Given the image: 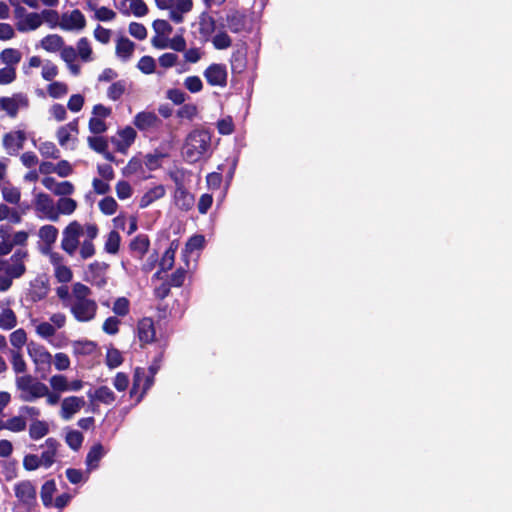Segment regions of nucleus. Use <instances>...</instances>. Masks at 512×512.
<instances>
[{
  "label": "nucleus",
  "instance_id": "44",
  "mask_svg": "<svg viewBox=\"0 0 512 512\" xmlns=\"http://www.w3.org/2000/svg\"><path fill=\"white\" fill-rule=\"evenodd\" d=\"M126 91V81L118 80L113 82L107 90V97L112 101L121 99L122 94Z\"/></svg>",
  "mask_w": 512,
  "mask_h": 512
},
{
  "label": "nucleus",
  "instance_id": "26",
  "mask_svg": "<svg viewBox=\"0 0 512 512\" xmlns=\"http://www.w3.org/2000/svg\"><path fill=\"white\" fill-rule=\"evenodd\" d=\"M134 50L135 43L133 41L127 37H123V35L118 38L115 48L117 57L123 61H128L131 59Z\"/></svg>",
  "mask_w": 512,
  "mask_h": 512
},
{
  "label": "nucleus",
  "instance_id": "49",
  "mask_svg": "<svg viewBox=\"0 0 512 512\" xmlns=\"http://www.w3.org/2000/svg\"><path fill=\"white\" fill-rule=\"evenodd\" d=\"M77 52L81 60L88 62L92 60L93 50L87 38H81L77 42Z\"/></svg>",
  "mask_w": 512,
  "mask_h": 512
},
{
  "label": "nucleus",
  "instance_id": "37",
  "mask_svg": "<svg viewBox=\"0 0 512 512\" xmlns=\"http://www.w3.org/2000/svg\"><path fill=\"white\" fill-rule=\"evenodd\" d=\"M73 349L76 355H92L95 353L96 344L92 340H76L73 344Z\"/></svg>",
  "mask_w": 512,
  "mask_h": 512
},
{
  "label": "nucleus",
  "instance_id": "39",
  "mask_svg": "<svg viewBox=\"0 0 512 512\" xmlns=\"http://www.w3.org/2000/svg\"><path fill=\"white\" fill-rule=\"evenodd\" d=\"M3 199L12 205H18L21 199V191L14 186H1Z\"/></svg>",
  "mask_w": 512,
  "mask_h": 512
},
{
  "label": "nucleus",
  "instance_id": "8",
  "mask_svg": "<svg viewBox=\"0 0 512 512\" xmlns=\"http://www.w3.org/2000/svg\"><path fill=\"white\" fill-rule=\"evenodd\" d=\"M27 349L37 370L49 371L51 369L52 356L44 346L31 342L28 344Z\"/></svg>",
  "mask_w": 512,
  "mask_h": 512
},
{
  "label": "nucleus",
  "instance_id": "48",
  "mask_svg": "<svg viewBox=\"0 0 512 512\" xmlns=\"http://www.w3.org/2000/svg\"><path fill=\"white\" fill-rule=\"evenodd\" d=\"M84 440V435L79 430H69L66 435V443L73 451H78L81 448Z\"/></svg>",
  "mask_w": 512,
  "mask_h": 512
},
{
  "label": "nucleus",
  "instance_id": "5",
  "mask_svg": "<svg viewBox=\"0 0 512 512\" xmlns=\"http://www.w3.org/2000/svg\"><path fill=\"white\" fill-rule=\"evenodd\" d=\"M69 309L77 321L87 323L96 316L98 306L95 300L72 301Z\"/></svg>",
  "mask_w": 512,
  "mask_h": 512
},
{
  "label": "nucleus",
  "instance_id": "40",
  "mask_svg": "<svg viewBox=\"0 0 512 512\" xmlns=\"http://www.w3.org/2000/svg\"><path fill=\"white\" fill-rule=\"evenodd\" d=\"M91 293L92 291L87 285L75 282L72 286V301L92 300L89 298Z\"/></svg>",
  "mask_w": 512,
  "mask_h": 512
},
{
  "label": "nucleus",
  "instance_id": "7",
  "mask_svg": "<svg viewBox=\"0 0 512 512\" xmlns=\"http://www.w3.org/2000/svg\"><path fill=\"white\" fill-rule=\"evenodd\" d=\"M204 77L211 87H226L228 83L227 67L223 63H211L204 70Z\"/></svg>",
  "mask_w": 512,
  "mask_h": 512
},
{
  "label": "nucleus",
  "instance_id": "56",
  "mask_svg": "<svg viewBox=\"0 0 512 512\" xmlns=\"http://www.w3.org/2000/svg\"><path fill=\"white\" fill-rule=\"evenodd\" d=\"M48 93L53 99H59L68 93V86L66 83L55 81L51 82L48 86Z\"/></svg>",
  "mask_w": 512,
  "mask_h": 512
},
{
  "label": "nucleus",
  "instance_id": "34",
  "mask_svg": "<svg viewBox=\"0 0 512 512\" xmlns=\"http://www.w3.org/2000/svg\"><path fill=\"white\" fill-rule=\"evenodd\" d=\"M22 59V54L19 50L7 48L1 51L0 60L6 64L7 67H14Z\"/></svg>",
  "mask_w": 512,
  "mask_h": 512
},
{
  "label": "nucleus",
  "instance_id": "10",
  "mask_svg": "<svg viewBox=\"0 0 512 512\" xmlns=\"http://www.w3.org/2000/svg\"><path fill=\"white\" fill-rule=\"evenodd\" d=\"M87 25L85 15L78 9L71 11L70 14L63 13L59 28L65 31L83 30Z\"/></svg>",
  "mask_w": 512,
  "mask_h": 512
},
{
  "label": "nucleus",
  "instance_id": "22",
  "mask_svg": "<svg viewBox=\"0 0 512 512\" xmlns=\"http://www.w3.org/2000/svg\"><path fill=\"white\" fill-rule=\"evenodd\" d=\"M194 196L186 187L174 190V204L182 211H189L194 206Z\"/></svg>",
  "mask_w": 512,
  "mask_h": 512
},
{
  "label": "nucleus",
  "instance_id": "57",
  "mask_svg": "<svg viewBox=\"0 0 512 512\" xmlns=\"http://www.w3.org/2000/svg\"><path fill=\"white\" fill-rule=\"evenodd\" d=\"M137 68L139 71L145 74L154 73L156 70V61L153 57L144 56L139 59Z\"/></svg>",
  "mask_w": 512,
  "mask_h": 512
},
{
  "label": "nucleus",
  "instance_id": "47",
  "mask_svg": "<svg viewBox=\"0 0 512 512\" xmlns=\"http://www.w3.org/2000/svg\"><path fill=\"white\" fill-rule=\"evenodd\" d=\"M112 311L116 316H127L130 313V300L126 297L117 298L113 303Z\"/></svg>",
  "mask_w": 512,
  "mask_h": 512
},
{
  "label": "nucleus",
  "instance_id": "1",
  "mask_svg": "<svg viewBox=\"0 0 512 512\" xmlns=\"http://www.w3.org/2000/svg\"><path fill=\"white\" fill-rule=\"evenodd\" d=\"M164 358V352L161 350L157 356L154 357L152 363L147 370L144 367H136L132 377V386L130 388V397L138 395L136 403L142 400L145 394L151 389L155 383V377L158 370L161 368Z\"/></svg>",
  "mask_w": 512,
  "mask_h": 512
},
{
  "label": "nucleus",
  "instance_id": "14",
  "mask_svg": "<svg viewBox=\"0 0 512 512\" xmlns=\"http://www.w3.org/2000/svg\"><path fill=\"white\" fill-rule=\"evenodd\" d=\"M225 21L229 31L241 33L246 29L247 16L243 10L232 9L227 12Z\"/></svg>",
  "mask_w": 512,
  "mask_h": 512
},
{
  "label": "nucleus",
  "instance_id": "59",
  "mask_svg": "<svg viewBox=\"0 0 512 512\" xmlns=\"http://www.w3.org/2000/svg\"><path fill=\"white\" fill-rule=\"evenodd\" d=\"M169 178L174 181L175 190L185 187V170L183 168H175L167 172Z\"/></svg>",
  "mask_w": 512,
  "mask_h": 512
},
{
  "label": "nucleus",
  "instance_id": "21",
  "mask_svg": "<svg viewBox=\"0 0 512 512\" xmlns=\"http://www.w3.org/2000/svg\"><path fill=\"white\" fill-rule=\"evenodd\" d=\"M59 445L60 444L56 438L49 437L46 439V449L45 451L42 452V455L40 456L43 467L49 468L55 463Z\"/></svg>",
  "mask_w": 512,
  "mask_h": 512
},
{
  "label": "nucleus",
  "instance_id": "11",
  "mask_svg": "<svg viewBox=\"0 0 512 512\" xmlns=\"http://www.w3.org/2000/svg\"><path fill=\"white\" fill-rule=\"evenodd\" d=\"M28 99L23 93H14L12 97L0 98V111H6L9 117L15 118L19 107H27Z\"/></svg>",
  "mask_w": 512,
  "mask_h": 512
},
{
  "label": "nucleus",
  "instance_id": "33",
  "mask_svg": "<svg viewBox=\"0 0 512 512\" xmlns=\"http://www.w3.org/2000/svg\"><path fill=\"white\" fill-rule=\"evenodd\" d=\"M59 235V229L52 225L42 226L39 230V237L45 245L51 247L56 242Z\"/></svg>",
  "mask_w": 512,
  "mask_h": 512
},
{
  "label": "nucleus",
  "instance_id": "41",
  "mask_svg": "<svg viewBox=\"0 0 512 512\" xmlns=\"http://www.w3.org/2000/svg\"><path fill=\"white\" fill-rule=\"evenodd\" d=\"M10 354L11 364L15 374H24L27 369V365L25 359L23 358L21 350H10Z\"/></svg>",
  "mask_w": 512,
  "mask_h": 512
},
{
  "label": "nucleus",
  "instance_id": "58",
  "mask_svg": "<svg viewBox=\"0 0 512 512\" xmlns=\"http://www.w3.org/2000/svg\"><path fill=\"white\" fill-rule=\"evenodd\" d=\"M87 142L89 147L93 149L95 152L103 153L106 149H108V142L104 137L96 134L94 137H88Z\"/></svg>",
  "mask_w": 512,
  "mask_h": 512
},
{
  "label": "nucleus",
  "instance_id": "4",
  "mask_svg": "<svg viewBox=\"0 0 512 512\" xmlns=\"http://www.w3.org/2000/svg\"><path fill=\"white\" fill-rule=\"evenodd\" d=\"M83 227L77 220L70 221L62 232L61 248L69 256L75 255L79 246V238L83 235Z\"/></svg>",
  "mask_w": 512,
  "mask_h": 512
},
{
  "label": "nucleus",
  "instance_id": "23",
  "mask_svg": "<svg viewBox=\"0 0 512 512\" xmlns=\"http://www.w3.org/2000/svg\"><path fill=\"white\" fill-rule=\"evenodd\" d=\"M215 30L216 21L214 17L206 12L201 13L199 19V33L201 38L205 41H209Z\"/></svg>",
  "mask_w": 512,
  "mask_h": 512
},
{
  "label": "nucleus",
  "instance_id": "20",
  "mask_svg": "<svg viewBox=\"0 0 512 512\" xmlns=\"http://www.w3.org/2000/svg\"><path fill=\"white\" fill-rule=\"evenodd\" d=\"M120 139H112L115 144L116 150L125 153L127 149L132 145L137 137V132L132 127L128 126L121 129L119 132Z\"/></svg>",
  "mask_w": 512,
  "mask_h": 512
},
{
  "label": "nucleus",
  "instance_id": "32",
  "mask_svg": "<svg viewBox=\"0 0 512 512\" xmlns=\"http://www.w3.org/2000/svg\"><path fill=\"white\" fill-rule=\"evenodd\" d=\"M42 49L49 52H56L63 48L64 40L59 34H48L42 41Z\"/></svg>",
  "mask_w": 512,
  "mask_h": 512
},
{
  "label": "nucleus",
  "instance_id": "64",
  "mask_svg": "<svg viewBox=\"0 0 512 512\" xmlns=\"http://www.w3.org/2000/svg\"><path fill=\"white\" fill-rule=\"evenodd\" d=\"M89 130L94 134H101L107 130L106 123L104 119L98 117H91L88 122Z\"/></svg>",
  "mask_w": 512,
  "mask_h": 512
},
{
  "label": "nucleus",
  "instance_id": "19",
  "mask_svg": "<svg viewBox=\"0 0 512 512\" xmlns=\"http://www.w3.org/2000/svg\"><path fill=\"white\" fill-rule=\"evenodd\" d=\"M87 397L92 404L94 401H97L98 403L105 405L113 404L116 399V395L108 386H99L98 388L94 389L93 392L92 390H88Z\"/></svg>",
  "mask_w": 512,
  "mask_h": 512
},
{
  "label": "nucleus",
  "instance_id": "63",
  "mask_svg": "<svg viewBox=\"0 0 512 512\" xmlns=\"http://www.w3.org/2000/svg\"><path fill=\"white\" fill-rule=\"evenodd\" d=\"M25 428H26V422H25L24 417H22V416H14V417L7 419V421H6V429L15 431L16 433H17V431L25 430Z\"/></svg>",
  "mask_w": 512,
  "mask_h": 512
},
{
  "label": "nucleus",
  "instance_id": "46",
  "mask_svg": "<svg viewBox=\"0 0 512 512\" xmlns=\"http://www.w3.org/2000/svg\"><path fill=\"white\" fill-rule=\"evenodd\" d=\"M212 44L217 50H225L231 47L232 39L226 31H219L212 38Z\"/></svg>",
  "mask_w": 512,
  "mask_h": 512
},
{
  "label": "nucleus",
  "instance_id": "24",
  "mask_svg": "<svg viewBox=\"0 0 512 512\" xmlns=\"http://www.w3.org/2000/svg\"><path fill=\"white\" fill-rule=\"evenodd\" d=\"M166 189L163 185H157L148 189L139 200V208L144 209L151 205L158 199L165 197Z\"/></svg>",
  "mask_w": 512,
  "mask_h": 512
},
{
  "label": "nucleus",
  "instance_id": "27",
  "mask_svg": "<svg viewBox=\"0 0 512 512\" xmlns=\"http://www.w3.org/2000/svg\"><path fill=\"white\" fill-rule=\"evenodd\" d=\"M43 24L41 14L32 12L25 15L24 20L17 23V30L20 32L33 31Z\"/></svg>",
  "mask_w": 512,
  "mask_h": 512
},
{
  "label": "nucleus",
  "instance_id": "9",
  "mask_svg": "<svg viewBox=\"0 0 512 512\" xmlns=\"http://www.w3.org/2000/svg\"><path fill=\"white\" fill-rule=\"evenodd\" d=\"M108 268L109 265L106 262H92L86 270V281L99 288L105 287L107 283L106 271Z\"/></svg>",
  "mask_w": 512,
  "mask_h": 512
},
{
  "label": "nucleus",
  "instance_id": "43",
  "mask_svg": "<svg viewBox=\"0 0 512 512\" xmlns=\"http://www.w3.org/2000/svg\"><path fill=\"white\" fill-rule=\"evenodd\" d=\"M168 154L163 152L148 153L145 155V164L148 170L153 171L161 167V160L167 158Z\"/></svg>",
  "mask_w": 512,
  "mask_h": 512
},
{
  "label": "nucleus",
  "instance_id": "3",
  "mask_svg": "<svg viewBox=\"0 0 512 512\" xmlns=\"http://www.w3.org/2000/svg\"><path fill=\"white\" fill-rule=\"evenodd\" d=\"M14 383L22 401H33L48 394V386L32 375L16 376Z\"/></svg>",
  "mask_w": 512,
  "mask_h": 512
},
{
  "label": "nucleus",
  "instance_id": "18",
  "mask_svg": "<svg viewBox=\"0 0 512 512\" xmlns=\"http://www.w3.org/2000/svg\"><path fill=\"white\" fill-rule=\"evenodd\" d=\"M85 405V399L78 396H68L62 400L61 417L70 419Z\"/></svg>",
  "mask_w": 512,
  "mask_h": 512
},
{
  "label": "nucleus",
  "instance_id": "38",
  "mask_svg": "<svg viewBox=\"0 0 512 512\" xmlns=\"http://www.w3.org/2000/svg\"><path fill=\"white\" fill-rule=\"evenodd\" d=\"M17 325L15 312L11 308H4L0 314V328L10 330Z\"/></svg>",
  "mask_w": 512,
  "mask_h": 512
},
{
  "label": "nucleus",
  "instance_id": "15",
  "mask_svg": "<svg viewBox=\"0 0 512 512\" xmlns=\"http://www.w3.org/2000/svg\"><path fill=\"white\" fill-rule=\"evenodd\" d=\"M137 335L140 343H153L156 338L154 320L150 317L140 319L137 325Z\"/></svg>",
  "mask_w": 512,
  "mask_h": 512
},
{
  "label": "nucleus",
  "instance_id": "6",
  "mask_svg": "<svg viewBox=\"0 0 512 512\" xmlns=\"http://www.w3.org/2000/svg\"><path fill=\"white\" fill-rule=\"evenodd\" d=\"M14 495L26 509H32L37 505L36 487L29 480L16 483L14 486Z\"/></svg>",
  "mask_w": 512,
  "mask_h": 512
},
{
  "label": "nucleus",
  "instance_id": "17",
  "mask_svg": "<svg viewBox=\"0 0 512 512\" xmlns=\"http://www.w3.org/2000/svg\"><path fill=\"white\" fill-rule=\"evenodd\" d=\"M133 123L138 130L147 131L157 128L161 120L153 111H141L136 114Z\"/></svg>",
  "mask_w": 512,
  "mask_h": 512
},
{
  "label": "nucleus",
  "instance_id": "31",
  "mask_svg": "<svg viewBox=\"0 0 512 512\" xmlns=\"http://www.w3.org/2000/svg\"><path fill=\"white\" fill-rule=\"evenodd\" d=\"M57 492V485L54 480L46 481L41 486V500L42 504L49 508L53 506V495Z\"/></svg>",
  "mask_w": 512,
  "mask_h": 512
},
{
  "label": "nucleus",
  "instance_id": "30",
  "mask_svg": "<svg viewBox=\"0 0 512 512\" xmlns=\"http://www.w3.org/2000/svg\"><path fill=\"white\" fill-rule=\"evenodd\" d=\"M49 425L45 420L34 419L29 426V436L34 439H41L49 433Z\"/></svg>",
  "mask_w": 512,
  "mask_h": 512
},
{
  "label": "nucleus",
  "instance_id": "45",
  "mask_svg": "<svg viewBox=\"0 0 512 512\" xmlns=\"http://www.w3.org/2000/svg\"><path fill=\"white\" fill-rule=\"evenodd\" d=\"M13 280L8 272V262L0 259V291H7Z\"/></svg>",
  "mask_w": 512,
  "mask_h": 512
},
{
  "label": "nucleus",
  "instance_id": "55",
  "mask_svg": "<svg viewBox=\"0 0 512 512\" xmlns=\"http://www.w3.org/2000/svg\"><path fill=\"white\" fill-rule=\"evenodd\" d=\"M123 363V357L117 348H110L106 353V365L109 368H116Z\"/></svg>",
  "mask_w": 512,
  "mask_h": 512
},
{
  "label": "nucleus",
  "instance_id": "13",
  "mask_svg": "<svg viewBox=\"0 0 512 512\" xmlns=\"http://www.w3.org/2000/svg\"><path fill=\"white\" fill-rule=\"evenodd\" d=\"M35 209L39 212H43L46 218L51 221L59 220V212H57L54 202L51 197L44 192H40L35 198Z\"/></svg>",
  "mask_w": 512,
  "mask_h": 512
},
{
  "label": "nucleus",
  "instance_id": "50",
  "mask_svg": "<svg viewBox=\"0 0 512 512\" xmlns=\"http://www.w3.org/2000/svg\"><path fill=\"white\" fill-rule=\"evenodd\" d=\"M231 68L234 72H242L246 67L245 52L236 50L231 54Z\"/></svg>",
  "mask_w": 512,
  "mask_h": 512
},
{
  "label": "nucleus",
  "instance_id": "35",
  "mask_svg": "<svg viewBox=\"0 0 512 512\" xmlns=\"http://www.w3.org/2000/svg\"><path fill=\"white\" fill-rule=\"evenodd\" d=\"M121 236L118 231L112 230L109 232L107 239L104 243V249L108 253L115 255L120 249Z\"/></svg>",
  "mask_w": 512,
  "mask_h": 512
},
{
  "label": "nucleus",
  "instance_id": "51",
  "mask_svg": "<svg viewBox=\"0 0 512 512\" xmlns=\"http://www.w3.org/2000/svg\"><path fill=\"white\" fill-rule=\"evenodd\" d=\"M27 335L24 328H18L10 334V343L14 347L13 350H21L25 346Z\"/></svg>",
  "mask_w": 512,
  "mask_h": 512
},
{
  "label": "nucleus",
  "instance_id": "36",
  "mask_svg": "<svg viewBox=\"0 0 512 512\" xmlns=\"http://www.w3.org/2000/svg\"><path fill=\"white\" fill-rule=\"evenodd\" d=\"M57 212L59 215H71L77 209V201L69 197H61L57 202Z\"/></svg>",
  "mask_w": 512,
  "mask_h": 512
},
{
  "label": "nucleus",
  "instance_id": "62",
  "mask_svg": "<svg viewBox=\"0 0 512 512\" xmlns=\"http://www.w3.org/2000/svg\"><path fill=\"white\" fill-rule=\"evenodd\" d=\"M55 277L58 279V282L67 283L72 280L73 272L68 266L57 265L55 267Z\"/></svg>",
  "mask_w": 512,
  "mask_h": 512
},
{
  "label": "nucleus",
  "instance_id": "29",
  "mask_svg": "<svg viewBox=\"0 0 512 512\" xmlns=\"http://www.w3.org/2000/svg\"><path fill=\"white\" fill-rule=\"evenodd\" d=\"M50 287L43 278H36L30 289V297L33 301H40L47 297Z\"/></svg>",
  "mask_w": 512,
  "mask_h": 512
},
{
  "label": "nucleus",
  "instance_id": "52",
  "mask_svg": "<svg viewBox=\"0 0 512 512\" xmlns=\"http://www.w3.org/2000/svg\"><path fill=\"white\" fill-rule=\"evenodd\" d=\"M39 151L45 158L59 159L60 152L55 143L51 141H44L40 144Z\"/></svg>",
  "mask_w": 512,
  "mask_h": 512
},
{
  "label": "nucleus",
  "instance_id": "12",
  "mask_svg": "<svg viewBox=\"0 0 512 512\" xmlns=\"http://www.w3.org/2000/svg\"><path fill=\"white\" fill-rule=\"evenodd\" d=\"M28 257V251L24 248H18L11 256V263L8 264V272L12 280L20 278L26 271L25 260Z\"/></svg>",
  "mask_w": 512,
  "mask_h": 512
},
{
  "label": "nucleus",
  "instance_id": "60",
  "mask_svg": "<svg viewBox=\"0 0 512 512\" xmlns=\"http://www.w3.org/2000/svg\"><path fill=\"white\" fill-rule=\"evenodd\" d=\"M129 32L133 38L138 40H144L147 38L148 35V31L145 25L139 22H130Z\"/></svg>",
  "mask_w": 512,
  "mask_h": 512
},
{
  "label": "nucleus",
  "instance_id": "2",
  "mask_svg": "<svg viewBox=\"0 0 512 512\" xmlns=\"http://www.w3.org/2000/svg\"><path fill=\"white\" fill-rule=\"evenodd\" d=\"M211 148V132L204 129H196L190 132L184 144V154L189 162L202 159Z\"/></svg>",
  "mask_w": 512,
  "mask_h": 512
},
{
  "label": "nucleus",
  "instance_id": "53",
  "mask_svg": "<svg viewBox=\"0 0 512 512\" xmlns=\"http://www.w3.org/2000/svg\"><path fill=\"white\" fill-rule=\"evenodd\" d=\"M98 206L106 216H112L118 209L117 201L113 197H104L99 201Z\"/></svg>",
  "mask_w": 512,
  "mask_h": 512
},
{
  "label": "nucleus",
  "instance_id": "54",
  "mask_svg": "<svg viewBox=\"0 0 512 512\" xmlns=\"http://www.w3.org/2000/svg\"><path fill=\"white\" fill-rule=\"evenodd\" d=\"M50 386L54 391L62 393V391L69 390V382L65 375H53L50 377Z\"/></svg>",
  "mask_w": 512,
  "mask_h": 512
},
{
  "label": "nucleus",
  "instance_id": "28",
  "mask_svg": "<svg viewBox=\"0 0 512 512\" xmlns=\"http://www.w3.org/2000/svg\"><path fill=\"white\" fill-rule=\"evenodd\" d=\"M105 455V448L101 443H95L86 455V466L88 471L99 466V462Z\"/></svg>",
  "mask_w": 512,
  "mask_h": 512
},
{
  "label": "nucleus",
  "instance_id": "16",
  "mask_svg": "<svg viewBox=\"0 0 512 512\" xmlns=\"http://www.w3.org/2000/svg\"><path fill=\"white\" fill-rule=\"evenodd\" d=\"M26 140L25 131L7 132L3 137V145L9 154H15L23 149Z\"/></svg>",
  "mask_w": 512,
  "mask_h": 512
},
{
  "label": "nucleus",
  "instance_id": "61",
  "mask_svg": "<svg viewBox=\"0 0 512 512\" xmlns=\"http://www.w3.org/2000/svg\"><path fill=\"white\" fill-rule=\"evenodd\" d=\"M143 168V162L137 157H132L131 160L122 169V173L126 177H130L131 174L137 173Z\"/></svg>",
  "mask_w": 512,
  "mask_h": 512
},
{
  "label": "nucleus",
  "instance_id": "25",
  "mask_svg": "<svg viewBox=\"0 0 512 512\" xmlns=\"http://www.w3.org/2000/svg\"><path fill=\"white\" fill-rule=\"evenodd\" d=\"M150 240L149 236L145 234H139L133 238L130 242V251L135 253L138 259H142L145 254L149 251Z\"/></svg>",
  "mask_w": 512,
  "mask_h": 512
},
{
  "label": "nucleus",
  "instance_id": "42",
  "mask_svg": "<svg viewBox=\"0 0 512 512\" xmlns=\"http://www.w3.org/2000/svg\"><path fill=\"white\" fill-rule=\"evenodd\" d=\"M205 238L202 235H194L186 242L185 248L182 251V256L187 257L188 253L194 250H200L204 247Z\"/></svg>",
  "mask_w": 512,
  "mask_h": 512
}]
</instances>
